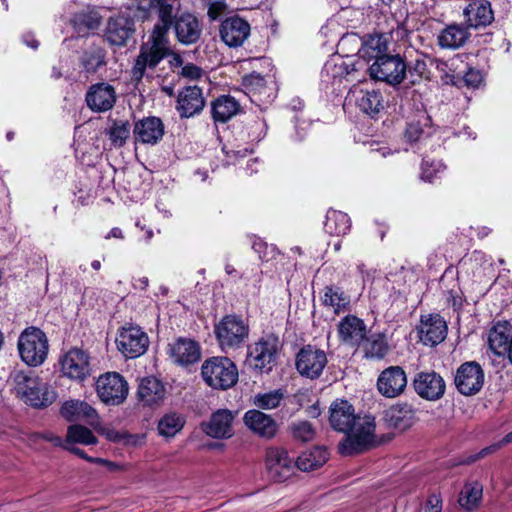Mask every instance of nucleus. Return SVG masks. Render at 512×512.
I'll list each match as a JSON object with an SVG mask.
<instances>
[{
	"instance_id": "obj_1",
	"label": "nucleus",
	"mask_w": 512,
	"mask_h": 512,
	"mask_svg": "<svg viewBox=\"0 0 512 512\" xmlns=\"http://www.w3.org/2000/svg\"><path fill=\"white\" fill-rule=\"evenodd\" d=\"M329 411L331 427L346 434L338 446L341 455L362 453L378 445L374 417L356 415L353 405L343 399L333 401Z\"/></svg>"
},
{
	"instance_id": "obj_2",
	"label": "nucleus",
	"mask_w": 512,
	"mask_h": 512,
	"mask_svg": "<svg viewBox=\"0 0 512 512\" xmlns=\"http://www.w3.org/2000/svg\"><path fill=\"white\" fill-rule=\"evenodd\" d=\"M172 18H159L149 35L148 40L140 47L139 55L132 68V78L140 81L147 68L154 69L165 57L171 53L169 30Z\"/></svg>"
},
{
	"instance_id": "obj_3",
	"label": "nucleus",
	"mask_w": 512,
	"mask_h": 512,
	"mask_svg": "<svg viewBox=\"0 0 512 512\" xmlns=\"http://www.w3.org/2000/svg\"><path fill=\"white\" fill-rule=\"evenodd\" d=\"M11 380L17 397L34 408H45L56 399L54 390L33 372L14 371Z\"/></svg>"
},
{
	"instance_id": "obj_4",
	"label": "nucleus",
	"mask_w": 512,
	"mask_h": 512,
	"mask_svg": "<svg viewBox=\"0 0 512 512\" xmlns=\"http://www.w3.org/2000/svg\"><path fill=\"white\" fill-rule=\"evenodd\" d=\"M17 348L21 360L30 367L42 365L48 356L49 341L38 327L25 328L19 335Z\"/></svg>"
},
{
	"instance_id": "obj_5",
	"label": "nucleus",
	"mask_w": 512,
	"mask_h": 512,
	"mask_svg": "<svg viewBox=\"0 0 512 512\" xmlns=\"http://www.w3.org/2000/svg\"><path fill=\"white\" fill-rule=\"evenodd\" d=\"M202 377L214 389L226 390L238 381V369L227 357H212L204 361Z\"/></svg>"
},
{
	"instance_id": "obj_6",
	"label": "nucleus",
	"mask_w": 512,
	"mask_h": 512,
	"mask_svg": "<svg viewBox=\"0 0 512 512\" xmlns=\"http://www.w3.org/2000/svg\"><path fill=\"white\" fill-rule=\"evenodd\" d=\"M214 333L221 350L228 353L244 345L249 326L240 316L226 315L215 324Z\"/></svg>"
},
{
	"instance_id": "obj_7",
	"label": "nucleus",
	"mask_w": 512,
	"mask_h": 512,
	"mask_svg": "<svg viewBox=\"0 0 512 512\" xmlns=\"http://www.w3.org/2000/svg\"><path fill=\"white\" fill-rule=\"evenodd\" d=\"M96 392L103 403L116 406L126 400L129 386L125 378L119 373L107 372L98 377Z\"/></svg>"
},
{
	"instance_id": "obj_8",
	"label": "nucleus",
	"mask_w": 512,
	"mask_h": 512,
	"mask_svg": "<svg viewBox=\"0 0 512 512\" xmlns=\"http://www.w3.org/2000/svg\"><path fill=\"white\" fill-rule=\"evenodd\" d=\"M407 66L400 55H384L370 66V76L390 85L400 84L406 75Z\"/></svg>"
},
{
	"instance_id": "obj_9",
	"label": "nucleus",
	"mask_w": 512,
	"mask_h": 512,
	"mask_svg": "<svg viewBox=\"0 0 512 512\" xmlns=\"http://www.w3.org/2000/svg\"><path fill=\"white\" fill-rule=\"evenodd\" d=\"M117 349L126 358H136L143 355L148 346L147 334L135 325L124 326L120 329L116 338Z\"/></svg>"
},
{
	"instance_id": "obj_10",
	"label": "nucleus",
	"mask_w": 512,
	"mask_h": 512,
	"mask_svg": "<svg viewBox=\"0 0 512 512\" xmlns=\"http://www.w3.org/2000/svg\"><path fill=\"white\" fill-rule=\"evenodd\" d=\"M346 103L354 104L363 113L373 117L383 109V97L380 91L362 85H354L348 92Z\"/></svg>"
},
{
	"instance_id": "obj_11",
	"label": "nucleus",
	"mask_w": 512,
	"mask_h": 512,
	"mask_svg": "<svg viewBox=\"0 0 512 512\" xmlns=\"http://www.w3.org/2000/svg\"><path fill=\"white\" fill-rule=\"evenodd\" d=\"M327 365L326 353L311 345L303 347L296 357V369L304 377L316 379Z\"/></svg>"
},
{
	"instance_id": "obj_12",
	"label": "nucleus",
	"mask_w": 512,
	"mask_h": 512,
	"mask_svg": "<svg viewBox=\"0 0 512 512\" xmlns=\"http://www.w3.org/2000/svg\"><path fill=\"white\" fill-rule=\"evenodd\" d=\"M61 372L71 380L83 381L90 374V362L87 352L80 348H71L60 358Z\"/></svg>"
},
{
	"instance_id": "obj_13",
	"label": "nucleus",
	"mask_w": 512,
	"mask_h": 512,
	"mask_svg": "<svg viewBox=\"0 0 512 512\" xmlns=\"http://www.w3.org/2000/svg\"><path fill=\"white\" fill-rule=\"evenodd\" d=\"M265 465L270 478L278 482L288 479L295 467L293 458L289 457L285 449L279 447L266 450Z\"/></svg>"
},
{
	"instance_id": "obj_14",
	"label": "nucleus",
	"mask_w": 512,
	"mask_h": 512,
	"mask_svg": "<svg viewBox=\"0 0 512 512\" xmlns=\"http://www.w3.org/2000/svg\"><path fill=\"white\" fill-rule=\"evenodd\" d=\"M484 383V372L476 362L463 363L456 372L455 385L463 395H474Z\"/></svg>"
},
{
	"instance_id": "obj_15",
	"label": "nucleus",
	"mask_w": 512,
	"mask_h": 512,
	"mask_svg": "<svg viewBox=\"0 0 512 512\" xmlns=\"http://www.w3.org/2000/svg\"><path fill=\"white\" fill-rule=\"evenodd\" d=\"M415 392L423 399L436 401L445 393V381L436 372H419L413 380Z\"/></svg>"
},
{
	"instance_id": "obj_16",
	"label": "nucleus",
	"mask_w": 512,
	"mask_h": 512,
	"mask_svg": "<svg viewBox=\"0 0 512 512\" xmlns=\"http://www.w3.org/2000/svg\"><path fill=\"white\" fill-rule=\"evenodd\" d=\"M407 386V376L400 366H390L377 379L378 391L387 398L401 395Z\"/></svg>"
},
{
	"instance_id": "obj_17",
	"label": "nucleus",
	"mask_w": 512,
	"mask_h": 512,
	"mask_svg": "<svg viewBox=\"0 0 512 512\" xmlns=\"http://www.w3.org/2000/svg\"><path fill=\"white\" fill-rule=\"evenodd\" d=\"M278 339L269 336L255 343L250 351L254 367L261 372H269L276 361Z\"/></svg>"
},
{
	"instance_id": "obj_18",
	"label": "nucleus",
	"mask_w": 512,
	"mask_h": 512,
	"mask_svg": "<svg viewBox=\"0 0 512 512\" xmlns=\"http://www.w3.org/2000/svg\"><path fill=\"white\" fill-rule=\"evenodd\" d=\"M418 333L423 344L435 346L446 338V321L438 314L422 316Z\"/></svg>"
},
{
	"instance_id": "obj_19",
	"label": "nucleus",
	"mask_w": 512,
	"mask_h": 512,
	"mask_svg": "<svg viewBox=\"0 0 512 512\" xmlns=\"http://www.w3.org/2000/svg\"><path fill=\"white\" fill-rule=\"evenodd\" d=\"M204 106L205 98L201 88L187 86L178 93L175 108L181 118H190L199 114Z\"/></svg>"
},
{
	"instance_id": "obj_20",
	"label": "nucleus",
	"mask_w": 512,
	"mask_h": 512,
	"mask_svg": "<svg viewBox=\"0 0 512 512\" xmlns=\"http://www.w3.org/2000/svg\"><path fill=\"white\" fill-rule=\"evenodd\" d=\"M249 35V23L238 16L229 17L221 23L220 36L229 47L241 46Z\"/></svg>"
},
{
	"instance_id": "obj_21",
	"label": "nucleus",
	"mask_w": 512,
	"mask_h": 512,
	"mask_svg": "<svg viewBox=\"0 0 512 512\" xmlns=\"http://www.w3.org/2000/svg\"><path fill=\"white\" fill-rule=\"evenodd\" d=\"M243 422L253 434L265 439L273 438L278 430L276 421L257 409L248 410L243 416Z\"/></svg>"
},
{
	"instance_id": "obj_22",
	"label": "nucleus",
	"mask_w": 512,
	"mask_h": 512,
	"mask_svg": "<svg viewBox=\"0 0 512 512\" xmlns=\"http://www.w3.org/2000/svg\"><path fill=\"white\" fill-rule=\"evenodd\" d=\"M234 417L232 411L219 409L202 425L203 431L212 438L228 439L234 434L232 426Z\"/></svg>"
},
{
	"instance_id": "obj_23",
	"label": "nucleus",
	"mask_w": 512,
	"mask_h": 512,
	"mask_svg": "<svg viewBox=\"0 0 512 512\" xmlns=\"http://www.w3.org/2000/svg\"><path fill=\"white\" fill-rule=\"evenodd\" d=\"M116 102V92L108 83H97L92 85L86 94L88 107L96 112L110 110Z\"/></svg>"
},
{
	"instance_id": "obj_24",
	"label": "nucleus",
	"mask_w": 512,
	"mask_h": 512,
	"mask_svg": "<svg viewBox=\"0 0 512 512\" xmlns=\"http://www.w3.org/2000/svg\"><path fill=\"white\" fill-rule=\"evenodd\" d=\"M168 353L174 363L183 366L197 362L201 356L198 343L190 338H178L169 344Z\"/></svg>"
},
{
	"instance_id": "obj_25",
	"label": "nucleus",
	"mask_w": 512,
	"mask_h": 512,
	"mask_svg": "<svg viewBox=\"0 0 512 512\" xmlns=\"http://www.w3.org/2000/svg\"><path fill=\"white\" fill-rule=\"evenodd\" d=\"M60 413L69 422L86 421L91 426L99 423L97 411L87 402L81 400L65 401Z\"/></svg>"
},
{
	"instance_id": "obj_26",
	"label": "nucleus",
	"mask_w": 512,
	"mask_h": 512,
	"mask_svg": "<svg viewBox=\"0 0 512 512\" xmlns=\"http://www.w3.org/2000/svg\"><path fill=\"white\" fill-rule=\"evenodd\" d=\"M134 31V20L128 15L120 14L109 19L106 37L112 45L122 46L126 44Z\"/></svg>"
},
{
	"instance_id": "obj_27",
	"label": "nucleus",
	"mask_w": 512,
	"mask_h": 512,
	"mask_svg": "<svg viewBox=\"0 0 512 512\" xmlns=\"http://www.w3.org/2000/svg\"><path fill=\"white\" fill-rule=\"evenodd\" d=\"M133 133L137 142L155 145L164 135V125L158 117H146L135 123Z\"/></svg>"
},
{
	"instance_id": "obj_28",
	"label": "nucleus",
	"mask_w": 512,
	"mask_h": 512,
	"mask_svg": "<svg viewBox=\"0 0 512 512\" xmlns=\"http://www.w3.org/2000/svg\"><path fill=\"white\" fill-rule=\"evenodd\" d=\"M174 30L178 41L185 45L196 43L202 32L199 20L190 13H183L176 17Z\"/></svg>"
},
{
	"instance_id": "obj_29",
	"label": "nucleus",
	"mask_w": 512,
	"mask_h": 512,
	"mask_svg": "<svg viewBox=\"0 0 512 512\" xmlns=\"http://www.w3.org/2000/svg\"><path fill=\"white\" fill-rule=\"evenodd\" d=\"M415 410L407 403L392 405L384 412V421L390 428L405 431L415 422Z\"/></svg>"
},
{
	"instance_id": "obj_30",
	"label": "nucleus",
	"mask_w": 512,
	"mask_h": 512,
	"mask_svg": "<svg viewBox=\"0 0 512 512\" xmlns=\"http://www.w3.org/2000/svg\"><path fill=\"white\" fill-rule=\"evenodd\" d=\"M470 27L479 28L490 25L494 20V12L488 0H472L463 11Z\"/></svg>"
},
{
	"instance_id": "obj_31",
	"label": "nucleus",
	"mask_w": 512,
	"mask_h": 512,
	"mask_svg": "<svg viewBox=\"0 0 512 512\" xmlns=\"http://www.w3.org/2000/svg\"><path fill=\"white\" fill-rule=\"evenodd\" d=\"M366 333L365 323L354 315L345 316L338 324L340 339L350 345L359 346L365 339Z\"/></svg>"
},
{
	"instance_id": "obj_32",
	"label": "nucleus",
	"mask_w": 512,
	"mask_h": 512,
	"mask_svg": "<svg viewBox=\"0 0 512 512\" xmlns=\"http://www.w3.org/2000/svg\"><path fill=\"white\" fill-rule=\"evenodd\" d=\"M356 71L355 63L351 59L334 57L328 60L322 69V80L334 84L350 77Z\"/></svg>"
},
{
	"instance_id": "obj_33",
	"label": "nucleus",
	"mask_w": 512,
	"mask_h": 512,
	"mask_svg": "<svg viewBox=\"0 0 512 512\" xmlns=\"http://www.w3.org/2000/svg\"><path fill=\"white\" fill-rule=\"evenodd\" d=\"M512 338V326L507 321L497 322L489 331L488 344L494 354L505 356Z\"/></svg>"
},
{
	"instance_id": "obj_34",
	"label": "nucleus",
	"mask_w": 512,
	"mask_h": 512,
	"mask_svg": "<svg viewBox=\"0 0 512 512\" xmlns=\"http://www.w3.org/2000/svg\"><path fill=\"white\" fill-rule=\"evenodd\" d=\"M138 397L145 405H157L165 397V387L154 377L143 378L138 387Z\"/></svg>"
},
{
	"instance_id": "obj_35",
	"label": "nucleus",
	"mask_w": 512,
	"mask_h": 512,
	"mask_svg": "<svg viewBox=\"0 0 512 512\" xmlns=\"http://www.w3.org/2000/svg\"><path fill=\"white\" fill-rule=\"evenodd\" d=\"M389 37L386 34L369 35L359 49V55L368 61L388 55Z\"/></svg>"
},
{
	"instance_id": "obj_36",
	"label": "nucleus",
	"mask_w": 512,
	"mask_h": 512,
	"mask_svg": "<svg viewBox=\"0 0 512 512\" xmlns=\"http://www.w3.org/2000/svg\"><path fill=\"white\" fill-rule=\"evenodd\" d=\"M469 36L470 34L467 28L458 24H453L443 29L437 39L438 44L442 48L457 49L465 44Z\"/></svg>"
},
{
	"instance_id": "obj_37",
	"label": "nucleus",
	"mask_w": 512,
	"mask_h": 512,
	"mask_svg": "<svg viewBox=\"0 0 512 512\" xmlns=\"http://www.w3.org/2000/svg\"><path fill=\"white\" fill-rule=\"evenodd\" d=\"M239 111V102L230 95H222L212 103V116L217 122H227Z\"/></svg>"
},
{
	"instance_id": "obj_38",
	"label": "nucleus",
	"mask_w": 512,
	"mask_h": 512,
	"mask_svg": "<svg viewBox=\"0 0 512 512\" xmlns=\"http://www.w3.org/2000/svg\"><path fill=\"white\" fill-rule=\"evenodd\" d=\"M329 453L324 447H314L298 456L295 466L301 471H311L323 466Z\"/></svg>"
},
{
	"instance_id": "obj_39",
	"label": "nucleus",
	"mask_w": 512,
	"mask_h": 512,
	"mask_svg": "<svg viewBox=\"0 0 512 512\" xmlns=\"http://www.w3.org/2000/svg\"><path fill=\"white\" fill-rule=\"evenodd\" d=\"M351 227V221L346 213L330 209L327 211L324 230L329 235L343 236Z\"/></svg>"
},
{
	"instance_id": "obj_40",
	"label": "nucleus",
	"mask_w": 512,
	"mask_h": 512,
	"mask_svg": "<svg viewBox=\"0 0 512 512\" xmlns=\"http://www.w3.org/2000/svg\"><path fill=\"white\" fill-rule=\"evenodd\" d=\"M322 302L324 306L331 308L334 313L339 314L348 309L350 297L337 286H326Z\"/></svg>"
},
{
	"instance_id": "obj_41",
	"label": "nucleus",
	"mask_w": 512,
	"mask_h": 512,
	"mask_svg": "<svg viewBox=\"0 0 512 512\" xmlns=\"http://www.w3.org/2000/svg\"><path fill=\"white\" fill-rule=\"evenodd\" d=\"M430 118L421 114L416 121L407 125L405 137L410 143H422L432 134V128L429 126Z\"/></svg>"
},
{
	"instance_id": "obj_42",
	"label": "nucleus",
	"mask_w": 512,
	"mask_h": 512,
	"mask_svg": "<svg viewBox=\"0 0 512 512\" xmlns=\"http://www.w3.org/2000/svg\"><path fill=\"white\" fill-rule=\"evenodd\" d=\"M65 445H73L75 443L82 445H95L98 443L96 436L93 432L80 424L70 425L67 429Z\"/></svg>"
},
{
	"instance_id": "obj_43",
	"label": "nucleus",
	"mask_w": 512,
	"mask_h": 512,
	"mask_svg": "<svg viewBox=\"0 0 512 512\" xmlns=\"http://www.w3.org/2000/svg\"><path fill=\"white\" fill-rule=\"evenodd\" d=\"M185 425V418L175 412L165 414L158 422L159 434L166 438L174 437Z\"/></svg>"
},
{
	"instance_id": "obj_44",
	"label": "nucleus",
	"mask_w": 512,
	"mask_h": 512,
	"mask_svg": "<svg viewBox=\"0 0 512 512\" xmlns=\"http://www.w3.org/2000/svg\"><path fill=\"white\" fill-rule=\"evenodd\" d=\"M483 488L479 483L466 484L459 495V505L467 511L476 509L482 498Z\"/></svg>"
},
{
	"instance_id": "obj_45",
	"label": "nucleus",
	"mask_w": 512,
	"mask_h": 512,
	"mask_svg": "<svg viewBox=\"0 0 512 512\" xmlns=\"http://www.w3.org/2000/svg\"><path fill=\"white\" fill-rule=\"evenodd\" d=\"M362 345L364 356L368 359H382L389 349L385 338L380 334L365 336Z\"/></svg>"
},
{
	"instance_id": "obj_46",
	"label": "nucleus",
	"mask_w": 512,
	"mask_h": 512,
	"mask_svg": "<svg viewBox=\"0 0 512 512\" xmlns=\"http://www.w3.org/2000/svg\"><path fill=\"white\" fill-rule=\"evenodd\" d=\"M105 50L100 46H91L82 56V65L88 73L96 72L100 67L106 64Z\"/></svg>"
},
{
	"instance_id": "obj_47",
	"label": "nucleus",
	"mask_w": 512,
	"mask_h": 512,
	"mask_svg": "<svg viewBox=\"0 0 512 512\" xmlns=\"http://www.w3.org/2000/svg\"><path fill=\"white\" fill-rule=\"evenodd\" d=\"M107 135L114 147H122L130 136V125L127 121H115L107 130Z\"/></svg>"
},
{
	"instance_id": "obj_48",
	"label": "nucleus",
	"mask_w": 512,
	"mask_h": 512,
	"mask_svg": "<svg viewBox=\"0 0 512 512\" xmlns=\"http://www.w3.org/2000/svg\"><path fill=\"white\" fill-rule=\"evenodd\" d=\"M284 398L283 392L278 389L266 393L256 394L253 403L256 407L264 410H270L278 407Z\"/></svg>"
},
{
	"instance_id": "obj_49",
	"label": "nucleus",
	"mask_w": 512,
	"mask_h": 512,
	"mask_svg": "<svg viewBox=\"0 0 512 512\" xmlns=\"http://www.w3.org/2000/svg\"><path fill=\"white\" fill-rule=\"evenodd\" d=\"M96 430L111 442L124 443L126 445H135L137 443L138 437L136 435L128 434L125 431H118L107 426H99Z\"/></svg>"
},
{
	"instance_id": "obj_50",
	"label": "nucleus",
	"mask_w": 512,
	"mask_h": 512,
	"mask_svg": "<svg viewBox=\"0 0 512 512\" xmlns=\"http://www.w3.org/2000/svg\"><path fill=\"white\" fill-rule=\"evenodd\" d=\"M294 438L303 442H308L314 439L315 430L308 421H298L291 426Z\"/></svg>"
},
{
	"instance_id": "obj_51",
	"label": "nucleus",
	"mask_w": 512,
	"mask_h": 512,
	"mask_svg": "<svg viewBox=\"0 0 512 512\" xmlns=\"http://www.w3.org/2000/svg\"><path fill=\"white\" fill-rule=\"evenodd\" d=\"M444 169L445 166L441 161H428L424 159L421 166V178L425 181L432 182Z\"/></svg>"
},
{
	"instance_id": "obj_52",
	"label": "nucleus",
	"mask_w": 512,
	"mask_h": 512,
	"mask_svg": "<svg viewBox=\"0 0 512 512\" xmlns=\"http://www.w3.org/2000/svg\"><path fill=\"white\" fill-rule=\"evenodd\" d=\"M252 248L256 253H258L259 258L262 261H269L275 254V248L273 246H269L261 239L254 240Z\"/></svg>"
},
{
	"instance_id": "obj_53",
	"label": "nucleus",
	"mask_w": 512,
	"mask_h": 512,
	"mask_svg": "<svg viewBox=\"0 0 512 512\" xmlns=\"http://www.w3.org/2000/svg\"><path fill=\"white\" fill-rule=\"evenodd\" d=\"M78 21L88 29H97L101 23L100 15L95 11L83 12L78 15Z\"/></svg>"
},
{
	"instance_id": "obj_54",
	"label": "nucleus",
	"mask_w": 512,
	"mask_h": 512,
	"mask_svg": "<svg viewBox=\"0 0 512 512\" xmlns=\"http://www.w3.org/2000/svg\"><path fill=\"white\" fill-rule=\"evenodd\" d=\"M29 439L32 442H37L38 440H45L47 442L52 443L54 446H57V447L64 448V445H65L64 440L52 432H43V433L35 432L30 435Z\"/></svg>"
},
{
	"instance_id": "obj_55",
	"label": "nucleus",
	"mask_w": 512,
	"mask_h": 512,
	"mask_svg": "<svg viewBox=\"0 0 512 512\" xmlns=\"http://www.w3.org/2000/svg\"><path fill=\"white\" fill-rule=\"evenodd\" d=\"M208 6V16L210 19H217L225 10V0H204Z\"/></svg>"
},
{
	"instance_id": "obj_56",
	"label": "nucleus",
	"mask_w": 512,
	"mask_h": 512,
	"mask_svg": "<svg viewBox=\"0 0 512 512\" xmlns=\"http://www.w3.org/2000/svg\"><path fill=\"white\" fill-rule=\"evenodd\" d=\"M455 64V60H450V61H441V60H437L436 61V68L437 70H439L440 72H443L445 74V82L446 83H452L454 84L456 82V79L458 77H456L454 74H449L447 72L448 69H451V67H453Z\"/></svg>"
},
{
	"instance_id": "obj_57",
	"label": "nucleus",
	"mask_w": 512,
	"mask_h": 512,
	"mask_svg": "<svg viewBox=\"0 0 512 512\" xmlns=\"http://www.w3.org/2000/svg\"><path fill=\"white\" fill-rule=\"evenodd\" d=\"M427 72V64L424 58L415 59L413 64L409 66L410 75L413 76L415 74L418 77V79H421L424 76H426Z\"/></svg>"
},
{
	"instance_id": "obj_58",
	"label": "nucleus",
	"mask_w": 512,
	"mask_h": 512,
	"mask_svg": "<svg viewBox=\"0 0 512 512\" xmlns=\"http://www.w3.org/2000/svg\"><path fill=\"white\" fill-rule=\"evenodd\" d=\"M64 448L68 451H70L71 453L79 456L80 458H83L89 462H92V463H103V464H107L109 466H114V464L110 463V462H107L106 460H103L101 458H92V457H89L82 449L80 448H77V447H74L73 445H64Z\"/></svg>"
},
{
	"instance_id": "obj_59",
	"label": "nucleus",
	"mask_w": 512,
	"mask_h": 512,
	"mask_svg": "<svg viewBox=\"0 0 512 512\" xmlns=\"http://www.w3.org/2000/svg\"><path fill=\"white\" fill-rule=\"evenodd\" d=\"M180 74L185 78L195 80L203 75V71L198 66L188 63L182 67Z\"/></svg>"
},
{
	"instance_id": "obj_60",
	"label": "nucleus",
	"mask_w": 512,
	"mask_h": 512,
	"mask_svg": "<svg viewBox=\"0 0 512 512\" xmlns=\"http://www.w3.org/2000/svg\"><path fill=\"white\" fill-rule=\"evenodd\" d=\"M265 80L259 74H251L245 79V85L247 87H251L252 90L258 91L261 93V90L264 88Z\"/></svg>"
},
{
	"instance_id": "obj_61",
	"label": "nucleus",
	"mask_w": 512,
	"mask_h": 512,
	"mask_svg": "<svg viewBox=\"0 0 512 512\" xmlns=\"http://www.w3.org/2000/svg\"><path fill=\"white\" fill-rule=\"evenodd\" d=\"M463 79L466 85L471 87H477L482 81V75L477 70L469 69L463 76Z\"/></svg>"
},
{
	"instance_id": "obj_62",
	"label": "nucleus",
	"mask_w": 512,
	"mask_h": 512,
	"mask_svg": "<svg viewBox=\"0 0 512 512\" xmlns=\"http://www.w3.org/2000/svg\"><path fill=\"white\" fill-rule=\"evenodd\" d=\"M442 500L439 495H431L426 502L425 512H441Z\"/></svg>"
},
{
	"instance_id": "obj_63",
	"label": "nucleus",
	"mask_w": 512,
	"mask_h": 512,
	"mask_svg": "<svg viewBox=\"0 0 512 512\" xmlns=\"http://www.w3.org/2000/svg\"><path fill=\"white\" fill-rule=\"evenodd\" d=\"M240 278H242L243 280L247 281V282H252L253 286L256 288V289H259L260 288V284L262 282V272L261 271H255L252 269L250 273L248 272H244Z\"/></svg>"
},
{
	"instance_id": "obj_64",
	"label": "nucleus",
	"mask_w": 512,
	"mask_h": 512,
	"mask_svg": "<svg viewBox=\"0 0 512 512\" xmlns=\"http://www.w3.org/2000/svg\"><path fill=\"white\" fill-rule=\"evenodd\" d=\"M170 56V60H169V64H170V67L175 69V68H181L183 67V59L182 57L177 54V53H173L171 51V53L169 54Z\"/></svg>"
}]
</instances>
